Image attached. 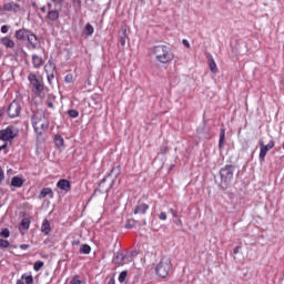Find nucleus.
<instances>
[{
    "label": "nucleus",
    "instance_id": "4",
    "mask_svg": "<svg viewBox=\"0 0 284 284\" xmlns=\"http://www.w3.org/2000/svg\"><path fill=\"white\" fill-rule=\"evenodd\" d=\"M220 175L222 187H227V185H230V183H232V180L234 179V166L226 165L220 171Z\"/></svg>",
    "mask_w": 284,
    "mask_h": 284
},
{
    "label": "nucleus",
    "instance_id": "7",
    "mask_svg": "<svg viewBox=\"0 0 284 284\" xmlns=\"http://www.w3.org/2000/svg\"><path fill=\"white\" fill-rule=\"evenodd\" d=\"M44 72L48 77V81H52L54 79V74H57V64L52 62L51 60L48 61V63L44 65Z\"/></svg>",
    "mask_w": 284,
    "mask_h": 284
},
{
    "label": "nucleus",
    "instance_id": "45",
    "mask_svg": "<svg viewBox=\"0 0 284 284\" xmlns=\"http://www.w3.org/2000/svg\"><path fill=\"white\" fill-rule=\"evenodd\" d=\"M1 150H6V144L0 146V152H1Z\"/></svg>",
    "mask_w": 284,
    "mask_h": 284
},
{
    "label": "nucleus",
    "instance_id": "37",
    "mask_svg": "<svg viewBox=\"0 0 284 284\" xmlns=\"http://www.w3.org/2000/svg\"><path fill=\"white\" fill-rule=\"evenodd\" d=\"M8 30H10V27H8V26H2L1 27L2 34H8Z\"/></svg>",
    "mask_w": 284,
    "mask_h": 284
},
{
    "label": "nucleus",
    "instance_id": "40",
    "mask_svg": "<svg viewBox=\"0 0 284 284\" xmlns=\"http://www.w3.org/2000/svg\"><path fill=\"white\" fill-rule=\"evenodd\" d=\"M170 212H171V214H172L174 217L178 216V215H176V211H175L174 209H171Z\"/></svg>",
    "mask_w": 284,
    "mask_h": 284
},
{
    "label": "nucleus",
    "instance_id": "11",
    "mask_svg": "<svg viewBox=\"0 0 284 284\" xmlns=\"http://www.w3.org/2000/svg\"><path fill=\"white\" fill-rule=\"evenodd\" d=\"M19 4L14 2L6 3L0 10L1 12H19Z\"/></svg>",
    "mask_w": 284,
    "mask_h": 284
},
{
    "label": "nucleus",
    "instance_id": "43",
    "mask_svg": "<svg viewBox=\"0 0 284 284\" xmlns=\"http://www.w3.org/2000/svg\"><path fill=\"white\" fill-rule=\"evenodd\" d=\"M72 245L74 246V245H79V241H73L72 242Z\"/></svg>",
    "mask_w": 284,
    "mask_h": 284
},
{
    "label": "nucleus",
    "instance_id": "10",
    "mask_svg": "<svg viewBox=\"0 0 284 284\" xmlns=\"http://www.w3.org/2000/svg\"><path fill=\"white\" fill-rule=\"evenodd\" d=\"M20 113H21V105H19V102L13 101L8 108V114L10 119H14L19 116Z\"/></svg>",
    "mask_w": 284,
    "mask_h": 284
},
{
    "label": "nucleus",
    "instance_id": "36",
    "mask_svg": "<svg viewBox=\"0 0 284 284\" xmlns=\"http://www.w3.org/2000/svg\"><path fill=\"white\" fill-rule=\"evenodd\" d=\"M71 284H81V280H79V276H74L71 282Z\"/></svg>",
    "mask_w": 284,
    "mask_h": 284
},
{
    "label": "nucleus",
    "instance_id": "38",
    "mask_svg": "<svg viewBox=\"0 0 284 284\" xmlns=\"http://www.w3.org/2000/svg\"><path fill=\"white\" fill-rule=\"evenodd\" d=\"M3 179H6V175L3 173V169L0 168V183L3 181Z\"/></svg>",
    "mask_w": 284,
    "mask_h": 284
},
{
    "label": "nucleus",
    "instance_id": "13",
    "mask_svg": "<svg viewBox=\"0 0 284 284\" xmlns=\"http://www.w3.org/2000/svg\"><path fill=\"white\" fill-rule=\"evenodd\" d=\"M57 186L59 190H63V192H70V181L68 180H60Z\"/></svg>",
    "mask_w": 284,
    "mask_h": 284
},
{
    "label": "nucleus",
    "instance_id": "41",
    "mask_svg": "<svg viewBox=\"0 0 284 284\" xmlns=\"http://www.w3.org/2000/svg\"><path fill=\"white\" fill-rule=\"evenodd\" d=\"M20 247H21V250H28L29 245L28 244H22Z\"/></svg>",
    "mask_w": 284,
    "mask_h": 284
},
{
    "label": "nucleus",
    "instance_id": "1",
    "mask_svg": "<svg viewBox=\"0 0 284 284\" xmlns=\"http://www.w3.org/2000/svg\"><path fill=\"white\" fill-rule=\"evenodd\" d=\"M151 57L158 61V63H171L174 61V53L165 45H156L151 49Z\"/></svg>",
    "mask_w": 284,
    "mask_h": 284
},
{
    "label": "nucleus",
    "instance_id": "15",
    "mask_svg": "<svg viewBox=\"0 0 284 284\" xmlns=\"http://www.w3.org/2000/svg\"><path fill=\"white\" fill-rule=\"evenodd\" d=\"M30 31L26 29H20L16 32V39H19V41H23V39H28V34Z\"/></svg>",
    "mask_w": 284,
    "mask_h": 284
},
{
    "label": "nucleus",
    "instance_id": "24",
    "mask_svg": "<svg viewBox=\"0 0 284 284\" xmlns=\"http://www.w3.org/2000/svg\"><path fill=\"white\" fill-rule=\"evenodd\" d=\"M92 252V248L88 244H83L80 246V254H90Z\"/></svg>",
    "mask_w": 284,
    "mask_h": 284
},
{
    "label": "nucleus",
    "instance_id": "18",
    "mask_svg": "<svg viewBox=\"0 0 284 284\" xmlns=\"http://www.w3.org/2000/svg\"><path fill=\"white\" fill-rule=\"evenodd\" d=\"M11 185L13 187H22L23 186V179L20 176H13L11 180Z\"/></svg>",
    "mask_w": 284,
    "mask_h": 284
},
{
    "label": "nucleus",
    "instance_id": "12",
    "mask_svg": "<svg viewBox=\"0 0 284 284\" xmlns=\"http://www.w3.org/2000/svg\"><path fill=\"white\" fill-rule=\"evenodd\" d=\"M33 283H34V278L30 273L23 274L21 278L17 281V284H33Z\"/></svg>",
    "mask_w": 284,
    "mask_h": 284
},
{
    "label": "nucleus",
    "instance_id": "46",
    "mask_svg": "<svg viewBox=\"0 0 284 284\" xmlns=\"http://www.w3.org/2000/svg\"><path fill=\"white\" fill-rule=\"evenodd\" d=\"M108 284H114V280H110Z\"/></svg>",
    "mask_w": 284,
    "mask_h": 284
},
{
    "label": "nucleus",
    "instance_id": "30",
    "mask_svg": "<svg viewBox=\"0 0 284 284\" xmlns=\"http://www.w3.org/2000/svg\"><path fill=\"white\" fill-rule=\"evenodd\" d=\"M0 236L2 239H9L10 237V231L8 229H4L0 232Z\"/></svg>",
    "mask_w": 284,
    "mask_h": 284
},
{
    "label": "nucleus",
    "instance_id": "17",
    "mask_svg": "<svg viewBox=\"0 0 284 284\" xmlns=\"http://www.w3.org/2000/svg\"><path fill=\"white\" fill-rule=\"evenodd\" d=\"M32 63H33V68H41V65H43V58H41L40 55L33 54Z\"/></svg>",
    "mask_w": 284,
    "mask_h": 284
},
{
    "label": "nucleus",
    "instance_id": "26",
    "mask_svg": "<svg viewBox=\"0 0 284 284\" xmlns=\"http://www.w3.org/2000/svg\"><path fill=\"white\" fill-rule=\"evenodd\" d=\"M85 32L88 33L89 37H92V34H94V27H92V24L90 23H87Z\"/></svg>",
    "mask_w": 284,
    "mask_h": 284
},
{
    "label": "nucleus",
    "instance_id": "19",
    "mask_svg": "<svg viewBox=\"0 0 284 284\" xmlns=\"http://www.w3.org/2000/svg\"><path fill=\"white\" fill-rule=\"evenodd\" d=\"M150 206L148 204H140L139 206L135 207L134 214H145Z\"/></svg>",
    "mask_w": 284,
    "mask_h": 284
},
{
    "label": "nucleus",
    "instance_id": "20",
    "mask_svg": "<svg viewBox=\"0 0 284 284\" xmlns=\"http://www.w3.org/2000/svg\"><path fill=\"white\" fill-rule=\"evenodd\" d=\"M27 39L32 48H37L38 40H37V36L34 33L29 32L27 36Z\"/></svg>",
    "mask_w": 284,
    "mask_h": 284
},
{
    "label": "nucleus",
    "instance_id": "31",
    "mask_svg": "<svg viewBox=\"0 0 284 284\" xmlns=\"http://www.w3.org/2000/svg\"><path fill=\"white\" fill-rule=\"evenodd\" d=\"M41 267H43V262H41V261H37L33 265L34 272H39V270H41Z\"/></svg>",
    "mask_w": 284,
    "mask_h": 284
},
{
    "label": "nucleus",
    "instance_id": "27",
    "mask_svg": "<svg viewBox=\"0 0 284 284\" xmlns=\"http://www.w3.org/2000/svg\"><path fill=\"white\" fill-rule=\"evenodd\" d=\"M125 278H128V271H123L119 275V283H125Z\"/></svg>",
    "mask_w": 284,
    "mask_h": 284
},
{
    "label": "nucleus",
    "instance_id": "16",
    "mask_svg": "<svg viewBox=\"0 0 284 284\" xmlns=\"http://www.w3.org/2000/svg\"><path fill=\"white\" fill-rule=\"evenodd\" d=\"M0 43L4 45V48H14V41L10 39L9 37H4L0 40Z\"/></svg>",
    "mask_w": 284,
    "mask_h": 284
},
{
    "label": "nucleus",
    "instance_id": "8",
    "mask_svg": "<svg viewBox=\"0 0 284 284\" xmlns=\"http://www.w3.org/2000/svg\"><path fill=\"white\" fill-rule=\"evenodd\" d=\"M17 136V132L11 126L0 131L1 141H12Z\"/></svg>",
    "mask_w": 284,
    "mask_h": 284
},
{
    "label": "nucleus",
    "instance_id": "25",
    "mask_svg": "<svg viewBox=\"0 0 284 284\" xmlns=\"http://www.w3.org/2000/svg\"><path fill=\"white\" fill-rule=\"evenodd\" d=\"M54 143L57 148H63V138L61 135H55Z\"/></svg>",
    "mask_w": 284,
    "mask_h": 284
},
{
    "label": "nucleus",
    "instance_id": "3",
    "mask_svg": "<svg viewBox=\"0 0 284 284\" xmlns=\"http://www.w3.org/2000/svg\"><path fill=\"white\" fill-rule=\"evenodd\" d=\"M170 270H172V260L170 257H162L155 267V272L161 278H166L170 275Z\"/></svg>",
    "mask_w": 284,
    "mask_h": 284
},
{
    "label": "nucleus",
    "instance_id": "21",
    "mask_svg": "<svg viewBox=\"0 0 284 284\" xmlns=\"http://www.w3.org/2000/svg\"><path fill=\"white\" fill-rule=\"evenodd\" d=\"M41 232H43V234H48L49 232H51L50 222L48 220H44L42 222Z\"/></svg>",
    "mask_w": 284,
    "mask_h": 284
},
{
    "label": "nucleus",
    "instance_id": "14",
    "mask_svg": "<svg viewBox=\"0 0 284 284\" xmlns=\"http://www.w3.org/2000/svg\"><path fill=\"white\" fill-rule=\"evenodd\" d=\"M45 196H50L52 199L54 196V193L52 192V189L50 187H44L41 190L39 194V199H45Z\"/></svg>",
    "mask_w": 284,
    "mask_h": 284
},
{
    "label": "nucleus",
    "instance_id": "33",
    "mask_svg": "<svg viewBox=\"0 0 284 284\" xmlns=\"http://www.w3.org/2000/svg\"><path fill=\"white\" fill-rule=\"evenodd\" d=\"M69 116H71V119H77V116H79V112L75 110H70Z\"/></svg>",
    "mask_w": 284,
    "mask_h": 284
},
{
    "label": "nucleus",
    "instance_id": "39",
    "mask_svg": "<svg viewBox=\"0 0 284 284\" xmlns=\"http://www.w3.org/2000/svg\"><path fill=\"white\" fill-rule=\"evenodd\" d=\"M182 43H183V45L185 47V48H190V41H187V40H183L182 41Z\"/></svg>",
    "mask_w": 284,
    "mask_h": 284
},
{
    "label": "nucleus",
    "instance_id": "22",
    "mask_svg": "<svg viewBox=\"0 0 284 284\" xmlns=\"http://www.w3.org/2000/svg\"><path fill=\"white\" fill-rule=\"evenodd\" d=\"M48 19H50V21H57V19H59V11L57 10L49 11Z\"/></svg>",
    "mask_w": 284,
    "mask_h": 284
},
{
    "label": "nucleus",
    "instance_id": "44",
    "mask_svg": "<svg viewBox=\"0 0 284 284\" xmlns=\"http://www.w3.org/2000/svg\"><path fill=\"white\" fill-rule=\"evenodd\" d=\"M234 254H239V247L234 248Z\"/></svg>",
    "mask_w": 284,
    "mask_h": 284
},
{
    "label": "nucleus",
    "instance_id": "6",
    "mask_svg": "<svg viewBox=\"0 0 284 284\" xmlns=\"http://www.w3.org/2000/svg\"><path fill=\"white\" fill-rule=\"evenodd\" d=\"M131 261L132 256L123 253H118L113 258V263L118 266L128 265V263H131Z\"/></svg>",
    "mask_w": 284,
    "mask_h": 284
},
{
    "label": "nucleus",
    "instance_id": "29",
    "mask_svg": "<svg viewBox=\"0 0 284 284\" xmlns=\"http://www.w3.org/2000/svg\"><path fill=\"white\" fill-rule=\"evenodd\" d=\"M21 227H23V230H28L30 227V220L23 219L21 222Z\"/></svg>",
    "mask_w": 284,
    "mask_h": 284
},
{
    "label": "nucleus",
    "instance_id": "34",
    "mask_svg": "<svg viewBox=\"0 0 284 284\" xmlns=\"http://www.w3.org/2000/svg\"><path fill=\"white\" fill-rule=\"evenodd\" d=\"M73 79H74V77L71 73H69L65 75L64 81L67 83H72Z\"/></svg>",
    "mask_w": 284,
    "mask_h": 284
},
{
    "label": "nucleus",
    "instance_id": "47",
    "mask_svg": "<svg viewBox=\"0 0 284 284\" xmlns=\"http://www.w3.org/2000/svg\"><path fill=\"white\" fill-rule=\"evenodd\" d=\"M55 1V3H61V1H63V0H54Z\"/></svg>",
    "mask_w": 284,
    "mask_h": 284
},
{
    "label": "nucleus",
    "instance_id": "2",
    "mask_svg": "<svg viewBox=\"0 0 284 284\" xmlns=\"http://www.w3.org/2000/svg\"><path fill=\"white\" fill-rule=\"evenodd\" d=\"M32 125L34 132L37 134H41L42 132H45L48 130V119L45 118V113L43 111H37L32 116Z\"/></svg>",
    "mask_w": 284,
    "mask_h": 284
},
{
    "label": "nucleus",
    "instance_id": "32",
    "mask_svg": "<svg viewBox=\"0 0 284 284\" xmlns=\"http://www.w3.org/2000/svg\"><path fill=\"white\" fill-rule=\"evenodd\" d=\"M0 247H3V248L10 247V242H8V240L0 239Z\"/></svg>",
    "mask_w": 284,
    "mask_h": 284
},
{
    "label": "nucleus",
    "instance_id": "5",
    "mask_svg": "<svg viewBox=\"0 0 284 284\" xmlns=\"http://www.w3.org/2000/svg\"><path fill=\"white\" fill-rule=\"evenodd\" d=\"M28 79L33 87L34 94L37 97H41V92H43V83L41 82V80H39V78H37V74L34 73H30L28 75Z\"/></svg>",
    "mask_w": 284,
    "mask_h": 284
},
{
    "label": "nucleus",
    "instance_id": "35",
    "mask_svg": "<svg viewBox=\"0 0 284 284\" xmlns=\"http://www.w3.org/2000/svg\"><path fill=\"white\" fill-rule=\"evenodd\" d=\"M159 219L160 221H168V213L165 212L160 213Z\"/></svg>",
    "mask_w": 284,
    "mask_h": 284
},
{
    "label": "nucleus",
    "instance_id": "48",
    "mask_svg": "<svg viewBox=\"0 0 284 284\" xmlns=\"http://www.w3.org/2000/svg\"><path fill=\"white\" fill-rule=\"evenodd\" d=\"M42 12H45V7L42 8Z\"/></svg>",
    "mask_w": 284,
    "mask_h": 284
},
{
    "label": "nucleus",
    "instance_id": "28",
    "mask_svg": "<svg viewBox=\"0 0 284 284\" xmlns=\"http://www.w3.org/2000/svg\"><path fill=\"white\" fill-rule=\"evenodd\" d=\"M224 141H225V130L222 129L221 134H220V148H223Z\"/></svg>",
    "mask_w": 284,
    "mask_h": 284
},
{
    "label": "nucleus",
    "instance_id": "42",
    "mask_svg": "<svg viewBox=\"0 0 284 284\" xmlns=\"http://www.w3.org/2000/svg\"><path fill=\"white\" fill-rule=\"evenodd\" d=\"M121 45H125V39H121Z\"/></svg>",
    "mask_w": 284,
    "mask_h": 284
},
{
    "label": "nucleus",
    "instance_id": "9",
    "mask_svg": "<svg viewBox=\"0 0 284 284\" xmlns=\"http://www.w3.org/2000/svg\"><path fill=\"white\" fill-rule=\"evenodd\" d=\"M275 143L274 140H271L267 145L263 144V142H261L260 144V160L261 161H265V156H267V152H270V150H272L274 148Z\"/></svg>",
    "mask_w": 284,
    "mask_h": 284
},
{
    "label": "nucleus",
    "instance_id": "23",
    "mask_svg": "<svg viewBox=\"0 0 284 284\" xmlns=\"http://www.w3.org/2000/svg\"><path fill=\"white\" fill-rule=\"evenodd\" d=\"M209 65H210L211 72H213V74H216V72H219V69L216 68V62L214 61V59H211L209 61Z\"/></svg>",
    "mask_w": 284,
    "mask_h": 284
}]
</instances>
